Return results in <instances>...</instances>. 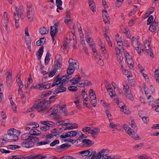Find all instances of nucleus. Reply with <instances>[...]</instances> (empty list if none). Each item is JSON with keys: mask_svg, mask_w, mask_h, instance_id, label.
I'll return each mask as SVG.
<instances>
[{"mask_svg": "<svg viewBox=\"0 0 159 159\" xmlns=\"http://www.w3.org/2000/svg\"><path fill=\"white\" fill-rule=\"evenodd\" d=\"M35 104V109H38L39 108L41 109L38 111L39 112H42L45 110L46 109V101H42L41 99L37 100Z\"/></svg>", "mask_w": 159, "mask_h": 159, "instance_id": "f257e3e1", "label": "nucleus"}, {"mask_svg": "<svg viewBox=\"0 0 159 159\" xmlns=\"http://www.w3.org/2000/svg\"><path fill=\"white\" fill-rule=\"evenodd\" d=\"M27 16L29 20L31 22L33 20L34 16V10L33 6L30 4H27L26 9Z\"/></svg>", "mask_w": 159, "mask_h": 159, "instance_id": "f03ea898", "label": "nucleus"}, {"mask_svg": "<svg viewBox=\"0 0 159 159\" xmlns=\"http://www.w3.org/2000/svg\"><path fill=\"white\" fill-rule=\"evenodd\" d=\"M15 11L14 12V14L15 16H16L19 17V16L22 19L25 17V16L23 14L24 11L23 6H20L19 8L17 7H15Z\"/></svg>", "mask_w": 159, "mask_h": 159, "instance_id": "7ed1b4c3", "label": "nucleus"}, {"mask_svg": "<svg viewBox=\"0 0 159 159\" xmlns=\"http://www.w3.org/2000/svg\"><path fill=\"white\" fill-rule=\"evenodd\" d=\"M58 57L56 60V61L54 64V69H60L61 68L62 62V58L60 54L57 55Z\"/></svg>", "mask_w": 159, "mask_h": 159, "instance_id": "20e7f679", "label": "nucleus"}, {"mask_svg": "<svg viewBox=\"0 0 159 159\" xmlns=\"http://www.w3.org/2000/svg\"><path fill=\"white\" fill-rule=\"evenodd\" d=\"M21 146L24 148H30L34 146V143L32 139H29L28 140L24 141L21 143Z\"/></svg>", "mask_w": 159, "mask_h": 159, "instance_id": "39448f33", "label": "nucleus"}, {"mask_svg": "<svg viewBox=\"0 0 159 159\" xmlns=\"http://www.w3.org/2000/svg\"><path fill=\"white\" fill-rule=\"evenodd\" d=\"M4 137L7 140V141H16L18 140V137L17 135H4Z\"/></svg>", "mask_w": 159, "mask_h": 159, "instance_id": "423d86ee", "label": "nucleus"}, {"mask_svg": "<svg viewBox=\"0 0 159 159\" xmlns=\"http://www.w3.org/2000/svg\"><path fill=\"white\" fill-rule=\"evenodd\" d=\"M127 133L133 138L136 140H138L139 137L134 131L131 129L129 128L127 131Z\"/></svg>", "mask_w": 159, "mask_h": 159, "instance_id": "0eeeda50", "label": "nucleus"}, {"mask_svg": "<svg viewBox=\"0 0 159 159\" xmlns=\"http://www.w3.org/2000/svg\"><path fill=\"white\" fill-rule=\"evenodd\" d=\"M102 17L103 20L105 23H110V18L107 11L105 9L102 11Z\"/></svg>", "mask_w": 159, "mask_h": 159, "instance_id": "6e6552de", "label": "nucleus"}, {"mask_svg": "<svg viewBox=\"0 0 159 159\" xmlns=\"http://www.w3.org/2000/svg\"><path fill=\"white\" fill-rule=\"evenodd\" d=\"M28 157V159H45L47 158L45 156L42 157V154H39V155H31Z\"/></svg>", "mask_w": 159, "mask_h": 159, "instance_id": "1a4fd4ad", "label": "nucleus"}, {"mask_svg": "<svg viewBox=\"0 0 159 159\" xmlns=\"http://www.w3.org/2000/svg\"><path fill=\"white\" fill-rule=\"evenodd\" d=\"M68 62L69 63V65L71 64L72 66H75L74 68L76 70H78L79 69V64L77 61L75 60L73 61V59H70L69 60Z\"/></svg>", "mask_w": 159, "mask_h": 159, "instance_id": "9d476101", "label": "nucleus"}, {"mask_svg": "<svg viewBox=\"0 0 159 159\" xmlns=\"http://www.w3.org/2000/svg\"><path fill=\"white\" fill-rule=\"evenodd\" d=\"M158 23L154 20L151 24L149 28V30L152 32H154L158 26Z\"/></svg>", "mask_w": 159, "mask_h": 159, "instance_id": "9b49d317", "label": "nucleus"}, {"mask_svg": "<svg viewBox=\"0 0 159 159\" xmlns=\"http://www.w3.org/2000/svg\"><path fill=\"white\" fill-rule=\"evenodd\" d=\"M99 132V129L97 128H95L91 130L90 134L93 137L96 138Z\"/></svg>", "mask_w": 159, "mask_h": 159, "instance_id": "f8f14e48", "label": "nucleus"}, {"mask_svg": "<svg viewBox=\"0 0 159 159\" xmlns=\"http://www.w3.org/2000/svg\"><path fill=\"white\" fill-rule=\"evenodd\" d=\"M53 22L54 23V25L53 26H51L50 31H51L52 30L53 31V32L57 33L58 31V23H55V20H53Z\"/></svg>", "mask_w": 159, "mask_h": 159, "instance_id": "ddd939ff", "label": "nucleus"}, {"mask_svg": "<svg viewBox=\"0 0 159 159\" xmlns=\"http://www.w3.org/2000/svg\"><path fill=\"white\" fill-rule=\"evenodd\" d=\"M83 145L85 146H91L94 143V142L89 139H84L82 140Z\"/></svg>", "mask_w": 159, "mask_h": 159, "instance_id": "4468645a", "label": "nucleus"}, {"mask_svg": "<svg viewBox=\"0 0 159 159\" xmlns=\"http://www.w3.org/2000/svg\"><path fill=\"white\" fill-rule=\"evenodd\" d=\"M12 82V76L11 74L9 73V74L6 77V83L8 87H10Z\"/></svg>", "mask_w": 159, "mask_h": 159, "instance_id": "2eb2a0df", "label": "nucleus"}, {"mask_svg": "<svg viewBox=\"0 0 159 159\" xmlns=\"http://www.w3.org/2000/svg\"><path fill=\"white\" fill-rule=\"evenodd\" d=\"M70 146L69 144H63L57 147V149L58 152H60L61 151L68 148L70 147Z\"/></svg>", "mask_w": 159, "mask_h": 159, "instance_id": "dca6fc26", "label": "nucleus"}, {"mask_svg": "<svg viewBox=\"0 0 159 159\" xmlns=\"http://www.w3.org/2000/svg\"><path fill=\"white\" fill-rule=\"evenodd\" d=\"M106 151H107V149H103L101 150L99 152H98L96 154L94 158L96 159H100L102 157V156L104 154Z\"/></svg>", "mask_w": 159, "mask_h": 159, "instance_id": "f3484780", "label": "nucleus"}, {"mask_svg": "<svg viewBox=\"0 0 159 159\" xmlns=\"http://www.w3.org/2000/svg\"><path fill=\"white\" fill-rule=\"evenodd\" d=\"M72 66L71 64L69 65L67 70V73L68 75H71L74 72L75 69L74 66Z\"/></svg>", "mask_w": 159, "mask_h": 159, "instance_id": "a211bd4d", "label": "nucleus"}, {"mask_svg": "<svg viewBox=\"0 0 159 159\" xmlns=\"http://www.w3.org/2000/svg\"><path fill=\"white\" fill-rule=\"evenodd\" d=\"M90 149L85 150L79 152V153L81 155L82 157H87L89 154L90 152Z\"/></svg>", "mask_w": 159, "mask_h": 159, "instance_id": "6ab92c4d", "label": "nucleus"}, {"mask_svg": "<svg viewBox=\"0 0 159 159\" xmlns=\"http://www.w3.org/2000/svg\"><path fill=\"white\" fill-rule=\"evenodd\" d=\"M22 139L24 141L28 140L29 139L31 140L32 138V136L29 134H24L21 136Z\"/></svg>", "mask_w": 159, "mask_h": 159, "instance_id": "aec40b11", "label": "nucleus"}, {"mask_svg": "<svg viewBox=\"0 0 159 159\" xmlns=\"http://www.w3.org/2000/svg\"><path fill=\"white\" fill-rule=\"evenodd\" d=\"M43 49L44 47L43 46H42L40 47L38 51V53H39V55L37 54V57L39 59H40L41 58L43 52Z\"/></svg>", "mask_w": 159, "mask_h": 159, "instance_id": "412c9836", "label": "nucleus"}, {"mask_svg": "<svg viewBox=\"0 0 159 159\" xmlns=\"http://www.w3.org/2000/svg\"><path fill=\"white\" fill-rule=\"evenodd\" d=\"M89 4L90 9L92 10L93 12H95L96 11V7L94 1L89 2Z\"/></svg>", "mask_w": 159, "mask_h": 159, "instance_id": "4be33fe9", "label": "nucleus"}, {"mask_svg": "<svg viewBox=\"0 0 159 159\" xmlns=\"http://www.w3.org/2000/svg\"><path fill=\"white\" fill-rule=\"evenodd\" d=\"M18 132V131L14 129H11L8 131L7 134L5 135H16V133Z\"/></svg>", "mask_w": 159, "mask_h": 159, "instance_id": "5701e85b", "label": "nucleus"}, {"mask_svg": "<svg viewBox=\"0 0 159 159\" xmlns=\"http://www.w3.org/2000/svg\"><path fill=\"white\" fill-rule=\"evenodd\" d=\"M51 56V54L49 52H48L47 53L45 58V64L46 65H47L50 60V57Z\"/></svg>", "mask_w": 159, "mask_h": 159, "instance_id": "b1692460", "label": "nucleus"}, {"mask_svg": "<svg viewBox=\"0 0 159 159\" xmlns=\"http://www.w3.org/2000/svg\"><path fill=\"white\" fill-rule=\"evenodd\" d=\"M67 134L69 136V137L71 138L73 137L76 136V135H78V132H76V131H71L68 132H67Z\"/></svg>", "mask_w": 159, "mask_h": 159, "instance_id": "393cba45", "label": "nucleus"}, {"mask_svg": "<svg viewBox=\"0 0 159 159\" xmlns=\"http://www.w3.org/2000/svg\"><path fill=\"white\" fill-rule=\"evenodd\" d=\"M39 31V33H40L41 35L46 34L48 33V31L47 30L46 28L44 27L40 28Z\"/></svg>", "mask_w": 159, "mask_h": 159, "instance_id": "a878e982", "label": "nucleus"}, {"mask_svg": "<svg viewBox=\"0 0 159 159\" xmlns=\"http://www.w3.org/2000/svg\"><path fill=\"white\" fill-rule=\"evenodd\" d=\"M50 141L48 139H46V141H44L38 143H36L37 146L42 145H45L50 143Z\"/></svg>", "mask_w": 159, "mask_h": 159, "instance_id": "bb28decb", "label": "nucleus"}, {"mask_svg": "<svg viewBox=\"0 0 159 159\" xmlns=\"http://www.w3.org/2000/svg\"><path fill=\"white\" fill-rule=\"evenodd\" d=\"M146 51L147 53L152 57H153L154 54L152 50L151 47H148V48H146Z\"/></svg>", "mask_w": 159, "mask_h": 159, "instance_id": "cd10ccee", "label": "nucleus"}, {"mask_svg": "<svg viewBox=\"0 0 159 159\" xmlns=\"http://www.w3.org/2000/svg\"><path fill=\"white\" fill-rule=\"evenodd\" d=\"M66 18L64 20V22L66 24L67 26L69 27L70 28V25H71V22L69 24V22L71 20L70 17L66 16Z\"/></svg>", "mask_w": 159, "mask_h": 159, "instance_id": "c85d7f7f", "label": "nucleus"}, {"mask_svg": "<svg viewBox=\"0 0 159 159\" xmlns=\"http://www.w3.org/2000/svg\"><path fill=\"white\" fill-rule=\"evenodd\" d=\"M101 51L102 52L103 54H104V56L105 57L106 59H108V55L107 53V51L105 48L104 47H103V46H101Z\"/></svg>", "mask_w": 159, "mask_h": 159, "instance_id": "c756f323", "label": "nucleus"}, {"mask_svg": "<svg viewBox=\"0 0 159 159\" xmlns=\"http://www.w3.org/2000/svg\"><path fill=\"white\" fill-rule=\"evenodd\" d=\"M116 56L117 60L119 61V64L120 65L122 64V61L123 60V57L122 56L121 54H119L117 55Z\"/></svg>", "mask_w": 159, "mask_h": 159, "instance_id": "7c9ffc66", "label": "nucleus"}, {"mask_svg": "<svg viewBox=\"0 0 159 159\" xmlns=\"http://www.w3.org/2000/svg\"><path fill=\"white\" fill-rule=\"evenodd\" d=\"M59 74H58L56 77L55 80H54L55 82H54L55 84H57V85H58L59 84H61V80L62 79V78L59 77Z\"/></svg>", "mask_w": 159, "mask_h": 159, "instance_id": "2f4dec72", "label": "nucleus"}, {"mask_svg": "<svg viewBox=\"0 0 159 159\" xmlns=\"http://www.w3.org/2000/svg\"><path fill=\"white\" fill-rule=\"evenodd\" d=\"M72 125L73 124H72ZM73 125H74V126H73V125L70 126L68 127V126H66V128L65 129V130H67V129H73L75 128H77L78 127V125L77 124H76L75 123Z\"/></svg>", "mask_w": 159, "mask_h": 159, "instance_id": "473e14b6", "label": "nucleus"}, {"mask_svg": "<svg viewBox=\"0 0 159 159\" xmlns=\"http://www.w3.org/2000/svg\"><path fill=\"white\" fill-rule=\"evenodd\" d=\"M105 86L106 87V88L107 91H110V90H112V88L111 87V85L106 80L105 81Z\"/></svg>", "mask_w": 159, "mask_h": 159, "instance_id": "72a5a7b5", "label": "nucleus"}, {"mask_svg": "<svg viewBox=\"0 0 159 159\" xmlns=\"http://www.w3.org/2000/svg\"><path fill=\"white\" fill-rule=\"evenodd\" d=\"M21 147L17 145H9L8 146V148L11 150H15L17 148H20Z\"/></svg>", "mask_w": 159, "mask_h": 159, "instance_id": "f704fd0d", "label": "nucleus"}, {"mask_svg": "<svg viewBox=\"0 0 159 159\" xmlns=\"http://www.w3.org/2000/svg\"><path fill=\"white\" fill-rule=\"evenodd\" d=\"M58 92H65L66 90V87L63 86H61L60 85V87H59L58 88H57Z\"/></svg>", "mask_w": 159, "mask_h": 159, "instance_id": "c9c22d12", "label": "nucleus"}, {"mask_svg": "<svg viewBox=\"0 0 159 159\" xmlns=\"http://www.w3.org/2000/svg\"><path fill=\"white\" fill-rule=\"evenodd\" d=\"M124 54L125 57L127 60L132 59L131 56L129 53L127 52L126 51H124Z\"/></svg>", "mask_w": 159, "mask_h": 159, "instance_id": "e433bc0d", "label": "nucleus"}, {"mask_svg": "<svg viewBox=\"0 0 159 159\" xmlns=\"http://www.w3.org/2000/svg\"><path fill=\"white\" fill-rule=\"evenodd\" d=\"M68 89L70 91L75 92L77 90L78 88L76 87L72 86L69 87Z\"/></svg>", "mask_w": 159, "mask_h": 159, "instance_id": "4c0bfd02", "label": "nucleus"}, {"mask_svg": "<svg viewBox=\"0 0 159 159\" xmlns=\"http://www.w3.org/2000/svg\"><path fill=\"white\" fill-rule=\"evenodd\" d=\"M9 20L7 17V15L6 12L4 13L3 14V22H8Z\"/></svg>", "mask_w": 159, "mask_h": 159, "instance_id": "58836bf2", "label": "nucleus"}, {"mask_svg": "<svg viewBox=\"0 0 159 159\" xmlns=\"http://www.w3.org/2000/svg\"><path fill=\"white\" fill-rule=\"evenodd\" d=\"M143 87L144 89V90L146 96H148V95L149 94V92L148 91V87L146 86L144 84H143Z\"/></svg>", "mask_w": 159, "mask_h": 159, "instance_id": "ea45409f", "label": "nucleus"}, {"mask_svg": "<svg viewBox=\"0 0 159 159\" xmlns=\"http://www.w3.org/2000/svg\"><path fill=\"white\" fill-rule=\"evenodd\" d=\"M64 142L68 141L71 143L72 144L76 143L77 142L76 140H74L73 139L70 138H68L64 139Z\"/></svg>", "mask_w": 159, "mask_h": 159, "instance_id": "a19ab883", "label": "nucleus"}, {"mask_svg": "<svg viewBox=\"0 0 159 159\" xmlns=\"http://www.w3.org/2000/svg\"><path fill=\"white\" fill-rule=\"evenodd\" d=\"M123 0H116V7H120L122 4Z\"/></svg>", "mask_w": 159, "mask_h": 159, "instance_id": "79ce46f5", "label": "nucleus"}, {"mask_svg": "<svg viewBox=\"0 0 159 159\" xmlns=\"http://www.w3.org/2000/svg\"><path fill=\"white\" fill-rule=\"evenodd\" d=\"M32 138H31V139H32V141H33V143H34V145H35V143H37L39 142V138H38L37 137H35L33 136H32Z\"/></svg>", "mask_w": 159, "mask_h": 159, "instance_id": "37998d69", "label": "nucleus"}, {"mask_svg": "<svg viewBox=\"0 0 159 159\" xmlns=\"http://www.w3.org/2000/svg\"><path fill=\"white\" fill-rule=\"evenodd\" d=\"M57 71V70L56 69L54 68L53 70L48 75V76L49 77H51L55 75Z\"/></svg>", "mask_w": 159, "mask_h": 159, "instance_id": "c03bdc74", "label": "nucleus"}, {"mask_svg": "<svg viewBox=\"0 0 159 159\" xmlns=\"http://www.w3.org/2000/svg\"><path fill=\"white\" fill-rule=\"evenodd\" d=\"M15 23L16 25V28H18L19 26V24L18 23V22L19 19V18L18 16H15Z\"/></svg>", "mask_w": 159, "mask_h": 159, "instance_id": "a18cd8bd", "label": "nucleus"}, {"mask_svg": "<svg viewBox=\"0 0 159 159\" xmlns=\"http://www.w3.org/2000/svg\"><path fill=\"white\" fill-rule=\"evenodd\" d=\"M60 159H76V158L70 156H66L61 157Z\"/></svg>", "mask_w": 159, "mask_h": 159, "instance_id": "49530a36", "label": "nucleus"}, {"mask_svg": "<svg viewBox=\"0 0 159 159\" xmlns=\"http://www.w3.org/2000/svg\"><path fill=\"white\" fill-rule=\"evenodd\" d=\"M59 143V140L58 139L55 140L52 142L50 144V146L51 147H53L56 144H58Z\"/></svg>", "mask_w": 159, "mask_h": 159, "instance_id": "de8ad7c7", "label": "nucleus"}, {"mask_svg": "<svg viewBox=\"0 0 159 159\" xmlns=\"http://www.w3.org/2000/svg\"><path fill=\"white\" fill-rule=\"evenodd\" d=\"M56 34V33L53 32V31H52V30H51V31H50V34H51V36L52 38V42H53V43H54V44H55L56 43V41H55L54 36Z\"/></svg>", "mask_w": 159, "mask_h": 159, "instance_id": "09e8293b", "label": "nucleus"}, {"mask_svg": "<svg viewBox=\"0 0 159 159\" xmlns=\"http://www.w3.org/2000/svg\"><path fill=\"white\" fill-rule=\"evenodd\" d=\"M82 130L83 132H88L90 134L91 129L90 127H86L83 128Z\"/></svg>", "mask_w": 159, "mask_h": 159, "instance_id": "8fccbe9b", "label": "nucleus"}, {"mask_svg": "<svg viewBox=\"0 0 159 159\" xmlns=\"http://www.w3.org/2000/svg\"><path fill=\"white\" fill-rule=\"evenodd\" d=\"M7 141L6 139H0V146H2V145L6 144L7 143Z\"/></svg>", "mask_w": 159, "mask_h": 159, "instance_id": "3c124183", "label": "nucleus"}, {"mask_svg": "<svg viewBox=\"0 0 159 159\" xmlns=\"http://www.w3.org/2000/svg\"><path fill=\"white\" fill-rule=\"evenodd\" d=\"M90 103L92 105L93 107H95L97 104V100L94 99L93 100H90Z\"/></svg>", "mask_w": 159, "mask_h": 159, "instance_id": "603ef678", "label": "nucleus"}, {"mask_svg": "<svg viewBox=\"0 0 159 159\" xmlns=\"http://www.w3.org/2000/svg\"><path fill=\"white\" fill-rule=\"evenodd\" d=\"M120 110L125 114H128L129 113L128 111H127L126 107L125 106H122V107L120 108Z\"/></svg>", "mask_w": 159, "mask_h": 159, "instance_id": "864d4df0", "label": "nucleus"}, {"mask_svg": "<svg viewBox=\"0 0 159 159\" xmlns=\"http://www.w3.org/2000/svg\"><path fill=\"white\" fill-rule=\"evenodd\" d=\"M80 134L79 133L77 135H79V138L82 139L83 138H87V136L86 135L84 134H83L82 132H80Z\"/></svg>", "mask_w": 159, "mask_h": 159, "instance_id": "5fc2aeb1", "label": "nucleus"}, {"mask_svg": "<svg viewBox=\"0 0 159 159\" xmlns=\"http://www.w3.org/2000/svg\"><path fill=\"white\" fill-rule=\"evenodd\" d=\"M38 85L39 86V89L40 90H42L43 89H47L46 88H45V86H46V85H44L43 83H40L38 84Z\"/></svg>", "mask_w": 159, "mask_h": 159, "instance_id": "6e6d98bb", "label": "nucleus"}, {"mask_svg": "<svg viewBox=\"0 0 159 159\" xmlns=\"http://www.w3.org/2000/svg\"><path fill=\"white\" fill-rule=\"evenodd\" d=\"M50 126L48 125L47 126H44L43 127H41L40 129L41 130L43 131H46L47 130H49L50 129Z\"/></svg>", "mask_w": 159, "mask_h": 159, "instance_id": "4d7b16f0", "label": "nucleus"}, {"mask_svg": "<svg viewBox=\"0 0 159 159\" xmlns=\"http://www.w3.org/2000/svg\"><path fill=\"white\" fill-rule=\"evenodd\" d=\"M83 84H84V86H90L92 84L90 81H89L87 80L84 81L83 82Z\"/></svg>", "mask_w": 159, "mask_h": 159, "instance_id": "13d9d810", "label": "nucleus"}, {"mask_svg": "<svg viewBox=\"0 0 159 159\" xmlns=\"http://www.w3.org/2000/svg\"><path fill=\"white\" fill-rule=\"evenodd\" d=\"M52 93L51 91H48L47 92H44L43 93L42 96H43V97H45L48 96L50 95Z\"/></svg>", "mask_w": 159, "mask_h": 159, "instance_id": "bf43d9fd", "label": "nucleus"}, {"mask_svg": "<svg viewBox=\"0 0 159 159\" xmlns=\"http://www.w3.org/2000/svg\"><path fill=\"white\" fill-rule=\"evenodd\" d=\"M143 121L144 123L147 124L149 121V118L148 117L143 116L142 117Z\"/></svg>", "mask_w": 159, "mask_h": 159, "instance_id": "052dcab7", "label": "nucleus"}, {"mask_svg": "<svg viewBox=\"0 0 159 159\" xmlns=\"http://www.w3.org/2000/svg\"><path fill=\"white\" fill-rule=\"evenodd\" d=\"M13 159H28V157H23L22 155H19L17 156Z\"/></svg>", "mask_w": 159, "mask_h": 159, "instance_id": "680f3d73", "label": "nucleus"}, {"mask_svg": "<svg viewBox=\"0 0 159 159\" xmlns=\"http://www.w3.org/2000/svg\"><path fill=\"white\" fill-rule=\"evenodd\" d=\"M102 157V159H112L113 158L111 157V156H108L107 154L103 155Z\"/></svg>", "mask_w": 159, "mask_h": 159, "instance_id": "e2e57ef3", "label": "nucleus"}, {"mask_svg": "<svg viewBox=\"0 0 159 159\" xmlns=\"http://www.w3.org/2000/svg\"><path fill=\"white\" fill-rule=\"evenodd\" d=\"M56 3L57 6H61L62 2L61 0H56Z\"/></svg>", "mask_w": 159, "mask_h": 159, "instance_id": "0e129e2a", "label": "nucleus"}, {"mask_svg": "<svg viewBox=\"0 0 159 159\" xmlns=\"http://www.w3.org/2000/svg\"><path fill=\"white\" fill-rule=\"evenodd\" d=\"M70 10L69 8L67 9L66 11V16L70 17H71V13L70 12Z\"/></svg>", "mask_w": 159, "mask_h": 159, "instance_id": "69168bd1", "label": "nucleus"}, {"mask_svg": "<svg viewBox=\"0 0 159 159\" xmlns=\"http://www.w3.org/2000/svg\"><path fill=\"white\" fill-rule=\"evenodd\" d=\"M151 128L152 129H159V124H156L152 125Z\"/></svg>", "mask_w": 159, "mask_h": 159, "instance_id": "338daca9", "label": "nucleus"}, {"mask_svg": "<svg viewBox=\"0 0 159 159\" xmlns=\"http://www.w3.org/2000/svg\"><path fill=\"white\" fill-rule=\"evenodd\" d=\"M155 79L157 82H159V75L157 74H154Z\"/></svg>", "mask_w": 159, "mask_h": 159, "instance_id": "774afa93", "label": "nucleus"}]
</instances>
